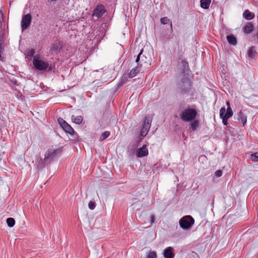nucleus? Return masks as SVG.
<instances>
[{
  "instance_id": "c9c22d12",
  "label": "nucleus",
  "mask_w": 258,
  "mask_h": 258,
  "mask_svg": "<svg viewBox=\"0 0 258 258\" xmlns=\"http://www.w3.org/2000/svg\"><path fill=\"white\" fill-rule=\"evenodd\" d=\"M51 2H55L56 1V0H50Z\"/></svg>"
},
{
  "instance_id": "9b49d317",
  "label": "nucleus",
  "mask_w": 258,
  "mask_h": 258,
  "mask_svg": "<svg viewBox=\"0 0 258 258\" xmlns=\"http://www.w3.org/2000/svg\"><path fill=\"white\" fill-rule=\"evenodd\" d=\"M148 154V150L146 145H143L142 147L139 148L136 151V155L139 158L147 156Z\"/></svg>"
},
{
  "instance_id": "ddd939ff",
  "label": "nucleus",
  "mask_w": 258,
  "mask_h": 258,
  "mask_svg": "<svg viewBox=\"0 0 258 258\" xmlns=\"http://www.w3.org/2000/svg\"><path fill=\"white\" fill-rule=\"evenodd\" d=\"M164 258H174V253L173 252V248L168 247L166 248L162 252Z\"/></svg>"
},
{
  "instance_id": "f8f14e48",
  "label": "nucleus",
  "mask_w": 258,
  "mask_h": 258,
  "mask_svg": "<svg viewBox=\"0 0 258 258\" xmlns=\"http://www.w3.org/2000/svg\"><path fill=\"white\" fill-rule=\"evenodd\" d=\"M105 13V10L103 5L98 6L94 11L93 15L97 18H100L103 16Z\"/></svg>"
},
{
  "instance_id": "473e14b6",
  "label": "nucleus",
  "mask_w": 258,
  "mask_h": 258,
  "mask_svg": "<svg viewBox=\"0 0 258 258\" xmlns=\"http://www.w3.org/2000/svg\"><path fill=\"white\" fill-rule=\"evenodd\" d=\"M4 20V14L3 13L2 11H1L0 12V24L2 23V21Z\"/></svg>"
},
{
  "instance_id": "cd10ccee",
  "label": "nucleus",
  "mask_w": 258,
  "mask_h": 258,
  "mask_svg": "<svg viewBox=\"0 0 258 258\" xmlns=\"http://www.w3.org/2000/svg\"><path fill=\"white\" fill-rule=\"evenodd\" d=\"M161 23L165 25L167 24L170 22V20L167 17H163L160 19Z\"/></svg>"
},
{
  "instance_id": "6e6552de",
  "label": "nucleus",
  "mask_w": 258,
  "mask_h": 258,
  "mask_svg": "<svg viewBox=\"0 0 258 258\" xmlns=\"http://www.w3.org/2000/svg\"><path fill=\"white\" fill-rule=\"evenodd\" d=\"M57 120L60 126L64 132L70 135H73L74 134V130L73 127L62 118H58Z\"/></svg>"
},
{
  "instance_id": "4be33fe9",
  "label": "nucleus",
  "mask_w": 258,
  "mask_h": 258,
  "mask_svg": "<svg viewBox=\"0 0 258 258\" xmlns=\"http://www.w3.org/2000/svg\"><path fill=\"white\" fill-rule=\"evenodd\" d=\"M256 53V51L254 47H251L248 50L247 55L248 57L252 58H253Z\"/></svg>"
},
{
  "instance_id": "aec40b11",
  "label": "nucleus",
  "mask_w": 258,
  "mask_h": 258,
  "mask_svg": "<svg viewBox=\"0 0 258 258\" xmlns=\"http://www.w3.org/2000/svg\"><path fill=\"white\" fill-rule=\"evenodd\" d=\"M181 64H182L181 71L182 73H184L185 72L187 71L189 69L188 63L187 61L183 60L181 61Z\"/></svg>"
},
{
  "instance_id": "6ab92c4d",
  "label": "nucleus",
  "mask_w": 258,
  "mask_h": 258,
  "mask_svg": "<svg viewBox=\"0 0 258 258\" xmlns=\"http://www.w3.org/2000/svg\"><path fill=\"white\" fill-rule=\"evenodd\" d=\"M198 126L199 121L197 120L194 119L192 121H191V122L189 124V128H190L192 131L196 130Z\"/></svg>"
},
{
  "instance_id": "c85d7f7f",
  "label": "nucleus",
  "mask_w": 258,
  "mask_h": 258,
  "mask_svg": "<svg viewBox=\"0 0 258 258\" xmlns=\"http://www.w3.org/2000/svg\"><path fill=\"white\" fill-rule=\"evenodd\" d=\"M35 53V50L33 49H30L28 50L27 52V55L28 57H32L34 56V54Z\"/></svg>"
},
{
  "instance_id": "c756f323",
  "label": "nucleus",
  "mask_w": 258,
  "mask_h": 258,
  "mask_svg": "<svg viewBox=\"0 0 258 258\" xmlns=\"http://www.w3.org/2000/svg\"><path fill=\"white\" fill-rule=\"evenodd\" d=\"M226 105H227V108L226 109V112H228L229 109V111L230 112L231 114H233V112L231 107H230V104L229 102L226 101Z\"/></svg>"
},
{
  "instance_id": "39448f33",
  "label": "nucleus",
  "mask_w": 258,
  "mask_h": 258,
  "mask_svg": "<svg viewBox=\"0 0 258 258\" xmlns=\"http://www.w3.org/2000/svg\"><path fill=\"white\" fill-rule=\"evenodd\" d=\"M195 223L194 219L190 216H186L182 218L179 221V224L183 229H187Z\"/></svg>"
},
{
  "instance_id": "72a5a7b5",
  "label": "nucleus",
  "mask_w": 258,
  "mask_h": 258,
  "mask_svg": "<svg viewBox=\"0 0 258 258\" xmlns=\"http://www.w3.org/2000/svg\"><path fill=\"white\" fill-rule=\"evenodd\" d=\"M142 52H143V50H142L137 55V58H136V62H139V61L140 60V57L142 53Z\"/></svg>"
},
{
  "instance_id": "412c9836",
  "label": "nucleus",
  "mask_w": 258,
  "mask_h": 258,
  "mask_svg": "<svg viewBox=\"0 0 258 258\" xmlns=\"http://www.w3.org/2000/svg\"><path fill=\"white\" fill-rule=\"evenodd\" d=\"M243 17L246 20H251L253 18L252 13L248 10H245L243 14Z\"/></svg>"
},
{
  "instance_id": "bb28decb",
  "label": "nucleus",
  "mask_w": 258,
  "mask_h": 258,
  "mask_svg": "<svg viewBox=\"0 0 258 258\" xmlns=\"http://www.w3.org/2000/svg\"><path fill=\"white\" fill-rule=\"evenodd\" d=\"M250 159L253 162H258V152L252 154L250 156Z\"/></svg>"
},
{
  "instance_id": "20e7f679",
  "label": "nucleus",
  "mask_w": 258,
  "mask_h": 258,
  "mask_svg": "<svg viewBox=\"0 0 258 258\" xmlns=\"http://www.w3.org/2000/svg\"><path fill=\"white\" fill-rule=\"evenodd\" d=\"M178 87L182 93H188L191 89V82L187 78H183L178 83Z\"/></svg>"
},
{
  "instance_id": "423d86ee",
  "label": "nucleus",
  "mask_w": 258,
  "mask_h": 258,
  "mask_svg": "<svg viewBox=\"0 0 258 258\" xmlns=\"http://www.w3.org/2000/svg\"><path fill=\"white\" fill-rule=\"evenodd\" d=\"M151 118L149 116H146L140 131L141 137H144L146 136L151 127Z\"/></svg>"
},
{
  "instance_id": "2f4dec72",
  "label": "nucleus",
  "mask_w": 258,
  "mask_h": 258,
  "mask_svg": "<svg viewBox=\"0 0 258 258\" xmlns=\"http://www.w3.org/2000/svg\"><path fill=\"white\" fill-rule=\"evenodd\" d=\"M215 175L217 177H220L222 175V171L220 170H217L215 173Z\"/></svg>"
},
{
  "instance_id": "1a4fd4ad",
  "label": "nucleus",
  "mask_w": 258,
  "mask_h": 258,
  "mask_svg": "<svg viewBox=\"0 0 258 258\" xmlns=\"http://www.w3.org/2000/svg\"><path fill=\"white\" fill-rule=\"evenodd\" d=\"M32 21V17L30 14L24 15L22 17L21 26L22 30H26L29 28Z\"/></svg>"
},
{
  "instance_id": "4468645a",
  "label": "nucleus",
  "mask_w": 258,
  "mask_h": 258,
  "mask_svg": "<svg viewBox=\"0 0 258 258\" xmlns=\"http://www.w3.org/2000/svg\"><path fill=\"white\" fill-rule=\"evenodd\" d=\"M141 70V66H140L139 64L135 68H133L128 74V77L130 78H134L135 77L138 73H139Z\"/></svg>"
},
{
  "instance_id": "5701e85b",
  "label": "nucleus",
  "mask_w": 258,
  "mask_h": 258,
  "mask_svg": "<svg viewBox=\"0 0 258 258\" xmlns=\"http://www.w3.org/2000/svg\"><path fill=\"white\" fill-rule=\"evenodd\" d=\"M4 51V44L3 42H0V61H4L5 57L3 56Z\"/></svg>"
},
{
  "instance_id": "393cba45",
  "label": "nucleus",
  "mask_w": 258,
  "mask_h": 258,
  "mask_svg": "<svg viewBox=\"0 0 258 258\" xmlns=\"http://www.w3.org/2000/svg\"><path fill=\"white\" fill-rule=\"evenodd\" d=\"M156 252L154 251H149L146 253V258H156Z\"/></svg>"
},
{
  "instance_id": "dca6fc26",
  "label": "nucleus",
  "mask_w": 258,
  "mask_h": 258,
  "mask_svg": "<svg viewBox=\"0 0 258 258\" xmlns=\"http://www.w3.org/2000/svg\"><path fill=\"white\" fill-rule=\"evenodd\" d=\"M253 30V26L251 23H247L244 27V32L246 34L250 33Z\"/></svg>"
},
{
  "instance_id": "f3484780",
  "label": "nucleus",
  "mask_w": 258,
  "mask_h": 258,
  "mask_svg": "<svg viewBox=\"0 0 258 258\" xmlns=\"http://www.w3.org/2000/svg\"><path fill=\"white\" fill-rule=\"evenodd\" d=\"M227 40L229 44L233 45H235L237 44L236 38L232 35H227Z\"/></svg>"
},
{
  "instance_id": "b1692460",
  "label": "nucleus",
  "mask_w": 258,
  "mask_h": 258,
  "mask_svg": "<svg viewBox=\"0 0 258 258\" xmlns=\"http://www.w3.org/2000/svg\"><path fill=\"white\" fill-rule=\"evenodd\" d=\"M7 223L9 227H13L15 224V220L13 218H8L7 219Z\"/></svg>"
},
{
  "instance_id": "f704fd0d",
  "label": "nucleus",
  "mask_w": 258,
  "mask_h": 258,
  "mask_svg": "<svg viewBox=\"0 0 258 258\" xmlns=\"http://www.w3.org/2000/svg\"><path fill=\"white\" fill-rule=\"evenodd\" d=\"M151 223H153L154 222V220H155V217L153 215H152L151 217Z\"/></svg>"
},
{
  "instance_id": "a211bd4d",
  "label": "nucleus",
  "mask_w": 258,
  "mask_h": 258,
  "mask_svg": "<svg viewBox=\"0 0 258 258\" xmlns=\"http://www.w3.org/2000/svg\"><path fill=\"white\" fill-rule=\"evenodd\" d=\"M72 120L74 123L78 124H80L82 123V122L83 121V117L81 115H79V116H76L75 115H72Z\"/></svg>"
},
{
  "instance_id": "a878e982",
  "label": "nucleus",
  "mask_w": 258,
  "mask_h": 258,
  "mask_svg": "<svg viewBox=\"0 0 258 258\" xmlns=\"http://www.w3.org/2000/svg\"><path fill=\"white\" fill-rule=\"evenodd\" d=\"M110 135V132L109 131H105L103 132L100 137V141H103L105 139H106L107 138H108Z\"/></svg>"
},
{
  "instance_id": "e433bc0d",
  "label": "nucleus",
  "mask_w": 258,
  "mask_h": 258,
  "mask_svg": "<svg viewBox=\"0 0 258 258\" xmlns=\"http://www.w3.org/2000/svg\"><path fill=\"white\" fill-rule=\"evenodd\" d=\"M170 26H171V27H172V24L171 22H170Z\"/></svg>"
},
{
  "instance_id": "f257e3e1",
  "label": "nucleus",
  "mask_w": 258,
  "mask_h": 258,
  "mask_svg": "<svg viewBox=\"0 0 258 258\" xmlns=\"http://www.w3.org/2000/svg\"><path fill=\"white\" fill-rule=\"evenodd\" d=\"M61 152V149L58 148H50L47 150L45 154L44 158L38 161V166L41 168H44L46 165L49 164L52 160H54L59 156Z\"/></svg>"
},
{
  "instance_id": "f03ea898",
  "label": "nucleus",
  "mask_w": 258,
  "mask_h": 258,
  "mask_svg": "<svg viewBox=\"0 0 258 258\" xmlns=\"http://www.w3.org/2000/svg\"><path fill=\"white\" fill-rule=\"evenodd\" d=\"M198 112L195 109H185L180 114V119L185 122L192 121L196 118Z\"/></svg>"
},
{
  "instance_id": "0eeeda50",
  "label": "nucleus",
  "mask_w": 258,
  "mask_h": 258,
  "mask_svg": "<svg viewBox=\"0 0 258 258\" xmlns=\"http://www.w3.org/2000/svg\"><path fill=\"white\" fill-rule=\"evenodd\" d=\"M233 114H231L229 111L228 112H226V108L225 107H222L220 109V117L222 120V122L224 125H227L228 124V119L233 116Z\"/></svg>"
},
{
  "instance_id": "2eb2a0df",
  "label": "nucleus",
  "mask_w": 258,
  "mask_h": 258,
  "mask_svg": "<svg viewBox=\"0 0 258 258\" xmlns=\"http://www.w3.org/2000/svg\"><path fill=\"white\" fill-rule=\"evenodd\" d=\"M211 3V0H200L201 7L204 9H208Z\"/></svg>"
},
{
  "instance_id": "7c9ffc66",
  "label": "nucleus",
  "mask_w": 258,
  "mask_h": 258,
  "mask_svg": "<svg viewBox=\"0 0 258 258\" xmlns=\"http://www.w3.org/2000/svg\"><path fill=\"white\" fill-rule=\"evenodd\" d=\"M88 207L90 209L93 210L95 208V204L94 202L90 201L88 204Z\"/></svg>"
},
{
  "instance_id": "7ed1b4c3",
  "label": "nucleus",
  "mask_w": 258,
  "mask_h": 258,
  "mask_svg": "<svg viewBox=\"0 0 258 258\" xmlns=\"http://www.w3.org/2000/svg\"><path fill=\"white\" fill-rule=\"evenodd\" d=\"M33 63L35 69L39 71H44L47 69L49 66L48 61L40 59L37 55L34 56Z\"/></svg>"
},
{
  "instance_id": "9d476101",
  "label": "nucleus",
  "mask_w": 258,
  "mask_h": 258,
  "mask_svg": "<svg viewBox=\"0 0 258 258\" xmlns=\"http://www.w3.org/2000/svg\"><path fill=\"white\" fill-rule=\"evenodd\" d=\"M237 120L242 123L243 126L247 121V111L246 110H241L237 114Z\"/></svg>"
}]
</instances>
